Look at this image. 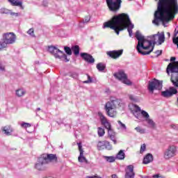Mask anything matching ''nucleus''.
<instances>
[{"label": "nucleus", "mask_w": 178, "mask_h": 178, "mask_svg": "<svg viewBox=\"0 0 178 178\" xmlns=\"http://www.w3.org/2000/svg\"><path fill=\"white\" fill-rule=\"evenodd\" d=\"M158 1L157 10L154 13L153 24L159 26L162 23L166 27L165 23H168L175 19V15L178 13L177 0H155Z\"/></svg>", "instance_id": "1"}, {"label": "nucleus", "mask_w": 178, "mask_h": 178, "mask_svg": "<svg viewBox=\"0 0 178 178\" xmlns=\"http://www.w3.org/2000/svg\"><path fill=\"white\" fill-rule=\"evenodd\" d=\"M135 37L138 40L136 49L141 55H149L154 51L156 41H158L159 45H161L165 42L164 33L150 35L145 39L144 35H142L141 33H140V31H137Z\"/></svg>", "instance_id": "2"}, {"label": "nucleus", "mask_w": 178, "mask_h": 178, "mask_svg": "<svg viewBox=\"0 0 178 178\" xmlns=\"http://www.w3.org/2000/svg\"><path fill=\"white\" fill-rule=\"evenodd\" d=\"M103 29H111V30H114L117 35H119L120 31H123L124 29H127L129 37H131L133 35L134 24L131 23L130 17L127 14L122 13L113 16L111 21L104 22Z\"/></svg>", "instance_id": "3"}, {"label": "nucleus", "mask_w": 178, "mask_h": 178, "mask_svg": "<svg viewBox=\"0 0 178 178\" xmlns=\"http://www.w3.org/2000/svg\"><path fill=\"white\" fill-rule=\"evenodd\" d=\"M120 104H122V100L119 99H111V101L106 103L104 108L106 115L110 118H115L118 115L116 108L120 106Z\"/></svg>", "instance_id": "4"}, {"label": "nucleus", "mask_w": 178, "mask_h": 178, "mask_svg": "<svg viewBox=\"0 0 178 178\" xmlns=\"http://www.w3.org/2000/svg\"><path fill=\"white\" fill-rule=\"evenodd\" d=\"M15 42H16V35L13 33H5L3 39L0 40V51L6 48L10 44H15Z\"/></svg>", "instance_id": "5"}, {"label": "nucleus", "mask_w": 178, "mask_h": 178, "mask_svg": "<svg viewBox=\"0 0 178 178\" xmlns=\"http://www.w3.org/2000/svg\"><path fill=\"white\" fill-rule=\"evenodd\" d=\"M106 2L109 11L113 13L119 12L122 6V0H106Z\"/></svg>", "instance_id": "6"}, {"label": "nucleus", "mask_w": 178, "mask_h": 178, "mask_svg": "<svg viewBox=\"0 0 178 178\" xmlns=\"http://www.w3.org/2000/svg\"><path fill=\"white\" fill-rule=\"evenodd\" d=\"M147 89L151 94H154V90H162V82L158 79H153L149 81Z\"/></svg>", "instance_id": "7"}, {"label": "nucleus", "mask_w": 178, "mask_h": 178, "mask_svg": "<svg viewBox=\"0 0 178 178\" xmlns=\"http://www.w3.org/2000/svg\"><path fill=\"white\" fill-rule=\"evenodd\" d=\"M176 152H177V148L175 145H170L164 152V159L169 161L171 158L176 156Z\"/></svg>", "instance_id": "8"}, {"label": "nucleus", "mask_w": 178, "mask_h": 178, "mask_svg": "<svg viewBox=\"0 0 178 178\" xmlns=\"http://www.w3.org/2000/svg\"><path fill=\"white\" fill-rule=\"evenodd\" d=\"M114 77L127 86H131V81L127 79V75H126L123 71H119L118 72L114 74Z\"/></svg>", "instance_id": "9"}, {"label": "nucleus", "mask_w": 178, "mask_h": 178, "mask_svg": "<svg viewBox=\"0 0 178 178\" xmlns=\"http://www.w3.org/2000/svg\"><path fill=\"white\" fill-rule=\"evenodd\" d=\"M48 51L58 59H60L62 58V55H63V51H60L55 46H49Z\"/></svg>", "instance_id": "10"}, {"label": "nucleus", "mask_w": 178, "mask_h": 178, "mask_svg": "<svg viewBox=\"0 0 178 178\" xmlns=\"http://www.w3.org/2000/svg\"><path fill=\"white\" fill-rule=\"evenodd\" d=\"M47 164V160H45L44 159V157H42V156H41L40 157H39L38 159V162L35 165V168L38 170H45V165Z\"/></svg>", "instance_id": "11"}, {"label": "nucleus", "mask_w": 178, "mask_h": 178, "mask_svg": "<svg viewBox=\"0 0 178 178\" xmlns=\"http://www.w3.org/2000/svg\"><path fill=\"white\" fill-rule=\"evenodd\" d=\"M98 115L99 116L100 120L102 122V124L104 126L106 129H107L108 132L112 131V127H111V123L108 122V120L106 117L104 116V114L102 113L99 112Z\"/></svg>", "instance_id": "12"}, {"label": "nucleus", "mask_w": 178, "mask_h": 178, "mask_svg": "<svg viewBox=\"0 0 178 178\" xmlns=\"http://www.w3.org/2000/svg\"><path fill=\"white\" fill-rule=\"evenodd\" d=\"M78 147L79 149V156L78 157L79 162H81V163H83V162L86 164H88V160L86 159L84 156V151L83 150V147L81 146V143H78Z\"/></svg>", "instance_id": "13"}, {"label": "nucleus", "mask_w": 178, "mask_h": 178, "mask_svg": "<svg viewBox=\"0 0 178 178\" xmlns=\"http://www.w3.org/2000/svg\"><path fill=\"white\" fill-rule=\"evenodd\" d=\"M175 94H177V89L174 87L170 88V90L161 92L162 97H164L165 98H169L170 97L175 95Z\"/></svg>", "instance_id": "14"}, {"label": "nucleus", "mask_w": 178, "mask_h": 178, "mask_svg": "<svg viewBox=\"0 0 178 178\" xmlns=\"http://www.w3.org/2000/svg\"><path fill=\"white\" fill-rule=\"evenodd\" d=\"M42 156L46 161L47 163H49V162L58 161V157H56V154H42Z\"/></svg>", "instance_id": "15"}, {"label": "nucleus", "mask_w": 178, "mask_h": 178, "mask_svg": "<svg viewBox=\"0 0 178 178\" xmlns=\"http://www.w3.org/2000/svg\"><path fill=\"white\" fill-rule=\"evenodd\" d=\"M136 174L134 173V166L129 165L127 167L125 178H134Z\"/></svg>", "instance_id": "16"}, {"label": "nucleus", "mask_w": 178, "mask_h": 178, "mask_svg": "<svg viewBox=\"0 0 178 178\" xmlns=\"http://www.w3.org/2000/svg\"><path fill=\"white\" fill-rule=\"evenodd\" d=\"M122 54L123 49L107 51V55L110 56V58H113V59H116L117 58H119V56H121Z\"/></svg>", "instance_id": "17"}, {"label": "nucleus", "mask_w": 178, "mask_h": 178, "mask_svg": "<svg viewBox=\"0 0 178 178\" xmlns=\"http://www.w3.org/2000/svg\"><path fill=\"white\" fill-rule=\"evenodd\" d=\"M81 56L86 62H88V63H94V62H95V59L93 58L92 56L87 53H81Z\"/></svg>", "instance_id": "18"}, {"label": "nucleus", "mask_w": 178, "mask_h": 178, "mask_svg": "<svg viewBox=\"0 0 178 178\" xmlns=\"http://www.w3.org/2000/svg\"><path fill=\"white\" fill-rule=\"evenodd\" d=\"M3 133L6 134V136H12V133H13V128L10 127V125H6L1 128Z\"/></svg>", "instance_id": "19"}, {"label": "nucleus", "mask_w": 178, "mask_h": 178, "mask_svg": "<svg viewBox=\"0 0 178 178\" xmlns=\"http://www.w3.org/2000/svg\"><path fill=\"white\" fill-rule=\"evenodd\" d=\"M13 6H19L22 9H24L23 7V2L20 0H8Z\"/></svg>", "instance_id": "20"}, {"label": "nucleus", "mask_w": 178, "mask_h": 178, "mask_svg": "<svg viewBox=\"0 0 178 178\" xmlns=\"http://www.w3.org/2000/svg\"><path fill=\"white\" fill-rule=\"evenodd\" d=\"M154 161V156L151 154H147L143 159V163L145 165H148Z\"/></svg>", "instance_id": "21"}, {"label": "nucleus", "mask_w": 178, "mask_h": 178, "mask_svg": "<svg viewBox=\"0 0 178 178\" xmlns=\"http://www.w3.org/2000/svg\"><path fill=\"white\" fill-rule=\"evenodd\" d=\"M126 156V154H124V151L120 150L116 155L115 159H120V160H123L124 159Z\"/></svg>", "instance_id": "22"}, {"label": "nucleus", "mask_w": 178, "mask_h": 178, "mask_svg": "<svg viewBox=\"0 0 178 178\" xmlns=\"http://www.w3.org/2000/svg\"><path fill=\"white\" fill-rule=\"evenodd\" d=\"M145 121L147 122L150 129H155L156 124L154 120H152L151 118H147V120H145Z\"/></svg>", "instance_id": "23"}, {"label": "nucleus", "mask_w": 178, "mask_h": 178, "mask_svg": "<svg viewBox=\"0 0 178 178\" xmlns=\"http://www.w3.org/2000/svg\"><path fill=\"white\" fill-rule=\"evenodd\" d=\"M103 158L106 160V162H109L110 163H112V162H115L116 161V157L113 156H104Z\"/></svg>", "instance_id": "24"}, {"label": "nucleus", "mask_w": 178, "mask_h": 178, "mask_svg": "<svg viewBox=\"0 0 178 178\" xmlns=\"http://www.w3.org/2000/svg\"><path fill=\"white\" fill-rule=\"evenodd\" d=\"M105 67H106V65L102 63H99L97 65V69L99 72H104L105 70Z\"/></svg>", "instance_id": "25"}, {"label": "nucleus", "mask_w": 178, "mask_h": 178, "mask_svg": "<svg viewBox=\"0 0 178 178\" xmlns=\"http://www.w3.org/2000/svg\"><path fill=\"white\" fill-rule=\"evenodd\" d=\"M72 51L74 55H79L80 54V47L79 45H74L72 47Z\"/></svg>", "instance_id": "26"}, {"label": "nucleus", "mask_w": 178, "mask_h": 178, "mask_svg": "<svg viewBox=\"0 0 178 178\" xmlns=\"http://www.w3.org/2000/svg\"><path fill=\"white\" fill-rule=\"evenodd\" d=\"M108 136L111 138V140L114 143V144H116V138L115 137V132L113 131H108Z\"/></svg>", "instance_id": "27"}, {"label": "nucleus", "mask_w": 178, "mask_h": 178, "mask_svg": "<svg viewBox=\"0 0 178 178\" xmlns=\"http://www.w3.org/2000/svg\"><path fill=\"white\" fill-rule=\"evenodd\" d=\"M106 141H99L97 144V149L101 151L105 148V143Z\"/></svg>", "instance_id": "28"}, {"label": "nucleus", "mask_w": 178, "mask_h": 178, "mask_svg": "<svg viewBox=\"0 0 178 178\" xmlns=\"http://www.w3.org/2000/svg\"><path fill=\"white\" fill-rule=\"evenodd\" d=\"M24 94H26V90H24L23 89H18L16 90L17 97H23Z\"/></svg>", "instance_id": "29"}, {"label": "nucleus", "mask_w": 178, "mask_h": 178, "mask_svg": "<svg viewBox=\"0 0 178 178\" xmlns=\"http://www.w3.org/2000/svg\"><path fill=\"white\" fill-rule=\"evenodd\" d=\"M11 10L8 8H1L0 9V13L4 14V15H10Z\"/></svg>", "instance_id": "30"}, {"label": "nucleus", "mask_w": 178, "mask_h": 178, "mask_svg": "<svg viewBox=\"0 0 178 178\" xmlns=\"http://www.w3.org/2000/svg\"><path fill=\"white\" fill-rule=\"evenodd\" d=\"M97 134L99 137H104L105 134V130L101 127L98 128Z\"/></svg>", "instance_id": "31"}, {"label": "nucleus", "mask_w": 178, "mask_h": 178, "mask_svg": "<svg viewBox=\"0 0 178 178\" xmlns=\"http://www.w3.org/2000/svg\"><path fill=\"white\" fill-rule=\"evenodd\" d=\"M140 113L142 115V118H144L145 119V120H147V119H149V114H148L147 113V111H144V110H142L140 111Z\"/></svg>", "instance_id": "32"}, {"label": "nucleus", "mask_w": 178, "mask_h": 178, "mask_svg": "<svg viewBox=\"0 0 178 178\" xmlns=\"http://www.w3.org/2000/svg\"><path fill=\"white\" fill-rule=\"evenodd\" d=\"M134 115L135 118H136V119H138V120H142L141 113H140L138 111H134Z\"/></svg>", "instance_id": "33"}, {"label": "nucleus", "mask_w": 178, "mask_h": 178, "mask_svg": "<svg viewBox=\"0 0 178 178\" xmlns=\"http://www.w3.org/2000/svg\"><path fill=\"white\" fill-rule=\"evenodd\" d=\"M135 130H136V131L138 133H140V134H145V129L141 128L140 127H136L135 128Z\"/></svg>", "instance_id": "34"}, {"label": "nucleus", "mask_w": 178, "mask_h": 178, "mask_svg": "<svg viewBox=\"0 0 178 178\" xmlns=\"http://www.w3.org/2000/svg\"><path fill=\"white\" fill-rule=\"evenodd\" d=\"M27 34H29V35H31V37H35V34H34V29L33 28L30 29L28 31H27Z\"/></svg>", "instance_id": "35"}, {"label": "nucleus", "mask_w": 178, "mask_h": 178, "mask_svg": "<svg viewBox=\"0 0 178 178\" xmlns=\"http://www.w3.org/2000/svg\"><path fill=\"white\" fill-rule=\"evenodd\" d=\"M65 51L67 53V55H72V49L69 47H64Z\"/></svg>", "instance_id": "36"}, {"label": "nucleus", "mask_w": 178, "mask_h": 178, "mask_svg": "<svg viewBox=\"0 0 178 178\" xmlns=\"http://www.w3.org/2000/svg\"><path fill=\"white\" fill-rule=\"evenodd\" d=\"M104 147H105L106 149H108V151L112 149V145H111V143H109V142H108V141H106Z\"/></svg>", "instance_id": "37"}, {"label": "nucleus", "mask_w": 178, "mask_h": 178, "mask_svg": "<svg viewBox=\"0 0 178 178\" xmlns=\"http://www.w3.org/2000/svg\"><path fill=\"white\" fill-rule=\"evenodd\" d=\"M83 84H90V83H92V79H91V76L90 75H88V80L84 81Z\"/></svg>", "instance_id": "38"}, {"label": "nucleus", "mask_w": 178, "mask_h": 178, "mask_svg": "<svg viewBox=\"0 0 178 178\" xmlns=\"http://www.w3.org/2000/svg\"><path fill=\"white\" fill-rule=\"evenodd\" d=\"M90 16H87L83 19L82 22H81V23H83V24H87L88 23V22H90Z\"/></svg>", "instance_id": "39"}, {"label": "nucleus", "mask_w": 178, "mask_h": 178, "mask_svg": "<svg viewBox=\"0 0 178 178\" xmlns=\"http://www.w3.org/2000/svg\"><path fill=\"white\" fill-rule=\"evenodd\" d=\"M22 127H24V129H27V127H31V124L30 123L24 122L21 124Z\"/></svg>", "instance_id": "40"}, {"label": "nucleus", "mask_w": 178, "mask_h": 178, "mask_svg": "<svg viewBox=\"0 0 178 178\" xmlns=\"http://www.w3.org/2000/svg\"><path fill=\"white\" fill-rule=\"evenodd\" d=\"M118 123L120 124V127L121 129H124V130H126L127 128L126 127V124H123L122 121L118 120Z\"/></svg>", "instance_id": "41"}, {"label": "nucleus", "mask_w": 178, "mask_h": 178, "mask_svg": "<svg viewBox=\"0 0 178 178\" xmlns=\"http://www.w3.org/2000/svg\"><path fill=\"white\" fill-rule=\"evenodd\" d=\"M60 59H64L65 62H69V59H67V56L65 54L63 51V55L61 56Z\"/></svg>", "instance_id": "42"}, {"label": "nucleus", "mask_w": 178, "mask_h": 178, "mask_svg": "<svg viewBox=\"0 0 178 178\" xmlns=\"http://www.w3.org/2000/svg\"><path fill=\"white\" fill-rule=\"evenodd\" d=\"M146 148H147V146L145 145V144H143L140 147V154H143V152L145 151Z\"/></svg>", "instance_id": "43"}, {"label": "nucleus", "mask_w": 178, "mask_h": 178, "mask_svg": "<svg viewBox=\"0 0 178 178\" xmlns=\"http://www.w3.org/2000/svg\"><path fill=\"white\" fill-rule=\"evenodd\" d=\"M10 15H11V16H15V17H17L20 16V13H13L10 11Z\"/></svg>", "instance_id": "44"}, {"label": "nucleus", "mask_w": 178, "mask_h": 178, "mask_svg": "<svg viewBox=\"0 0 178 178\" xmlns=\"http://www.w3.org/2000/svg\"><path fill=\"white\" fill-rule=\"evenodd\" d=\"M71 77L73 79H77V77H79V74L74 72L71 74Z\"/></svg>", "instance_id": "45"}, {"label": "nucleus", "mask_w": 178, "mask_h": 178, "mask_svg": "<svg viewBox=\"0 0 178 178\" xmlns=\"http://www.w3.org/2000/svg\"><path fill=\"white\" fill-rule=\"evenodd\" d=\"M155 54H156V56H159L162 55V50H157L155 51Z\"/></svg>", "instance_id": "46"}, {"label": "nucleus", "mask_w": 178, "mask_h": 178, "mask_svg": "<svg viewBox=\"0 0 178 178\" xmlns=\"http://www.w3.org/2000/svg\"><path fill=\"white\" fill-rule=\"evenodd\" d=\"M129 99H131V101H135L136 100V99L134 98V96H133L131 95H130L129 96Z\"/></svg>", "instance_id": "47"}, {"label": "nucleus", "mask_w": 178, "mask_h": 178, "mask_svg": "<svg viewBox=\"0 0 178 178\" xmlns=\"http://www.w3.org/2000/svg\"><path fill=\"white\" fill-rule=\"evenodd\" d=\"M135 111H137V112H141V108H140L138 106H136V110Z\"/></svg>", "instance_id": "48"}, {"label": "nucleus", "mask_w": 178, "mask_h": 178, "mask_svg": "<svg viewBox=\"0 0 178 178\" xmlns=\"http://www.w3.org/2000/svg\"><path fill=\"white\" fill-rule=\"evenodd\" d=\"M87 178H102V177L99 176H92V177H87Z\"/></svg>", "instance_id": "49"}, {"label": "nucleus", "mask_w": 178, "mask_h": 178, "mask_svg": "<svg viewBox=\"0 0 178 178\" xmlns=\"http://www.w3.org/2000/svg\"><path fill=\"white\" fill-rule=\"evenodd\" d=\"M153 178H162V177H161L159 175H154Z\"/></svg>", "instance_id": "50"}, {"label": "nucleus", "mask_w": 178, "mask_h": 178, "mask_svg": "<svg viewBox=\"0 0 178 178\" xmlns=\"http://www.w3.org/2000/svg\"><path fill=\"white\" fill-rule=\"evenodd\" d=\"M112 178H118V175H116L115 174H113L111 175Z\"/></svg>", "instance_id": "51"}, {"label": "nucleus", "mask_w": 178, "mask_h": 178, "mask_svg": "<svg viewBox=\"0 0 178 178\" xmlns=\"http://www.w3.org/2000/svg\"><path fill=\"white\" fill-rule=\"evenodd\" d=\"M0 70H1V71L5 70V67L1 66V65H0Z\"/></svg>", "instance_id": "52"}, {"label": "nucleus", "mask_w": 178, "mask_h": 178, "mask_svg": "<svg viewBox=\"0 0 178 178\" xmlns=\"http://www.w3.org/2000/svg\"><path fill=\"white\" fill-rule=\"evenodd\" d=\"M44 178H54V177L51 176V175H47L46 177H44Z\"/></svg>", "instance_id": "53"}, {"label": "nucleus", "mask_w": 178, "mask_h": 178, "mask_svg": "<svg viewBox=\"0 0 178 178\" xmlns=\"http://www.w3.org/2000/svg\"><path fill=\"white\" fill-rule=\"evenodd\" d=\"M171 127H172V129H176V125L172 124V125H171Z\"/></svg>", "instance_id": "54"}, {"label": "nucleus", "mask_w": 178, "mask_h": 178, "mask_svg": "<svg viewBox=\"0 0 178 178\" xmlns=\"http://www.w3.org/2000/svg\"><path fill=\"white\" fill-rule=\"evenodd\" d=\"M38 111H41V108H38L36 109V112H38Z\"/></svg>", "instance_id": "55"}, {"label": "nucleus", "mask_w": 178, "mask_h": 178, "mask_svg": "<svg viewBox=\"0 0 178 178\" xmlns=\"http://www.w3.org/2000/svg\"><path fill=\"white\" fill-rule=\"evenodd\" d=\"M167 34H168V35L169 36V37H170V33H167Z\"/></svg>", "instance_id": "56"}, {"label": "nucleus", "mask_w": 178, "mask_h": 178, "mask_svg": "<svg viewBox=\"0 0 178 178\" xmlns=\"http://www.w3.org/2000/svg\"><path fill=\"white\" fill-rule=\"evenodd\" d=\"M177 35V33L175 34V36L176 37Z\"/></svg>", "instance_id": "57"}]
</instances>
